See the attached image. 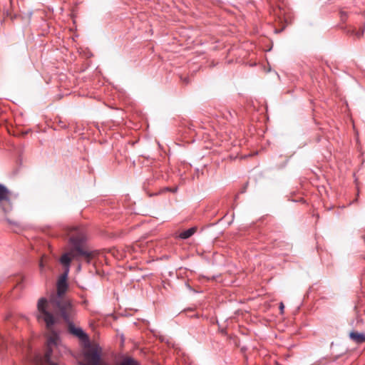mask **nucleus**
Returning a JSON list of instances; mask_svg holds the SVG:
<instances>
[{
    "mask_svg": "<svg viewBox=\"0 0 365 365\" xmlns=\"http://www.w3.org/2000/svg\"><path fill=\"white\" fill-rule=\"evenodd\" d=\"M67 274L62 275L56 284V292L50 295L48 300L41 298L38 301L37 309L38 321H43L46 327L51 329L55 324V318L51 312L58 310L65 322H69L70 317L75 314L71 300L66 297L68 290Z\"/></svg>",
    "mask_w": 365,
    "mask_h": 365,
    "instance_id": "obj_1",
    "label": "nucleus"
},
{
    "mask_svg": "<svg viewBox=\"0 0 365 365\" xmlns=\"http://www.w3.org/2000/svg\"><path fill=\"white\" fill-rule=\"evenodd\" d=\"M84 240V235L78 232L76 235H72L70 237L69 241L72 247L69 252L61 256L60 261L63 265L69 267L72 258L79 259L81 257H83L87 262H90L96 253L83 248V243Z\"/></svg>",
    "mask_w": 365,
    "mask_h": 365,
    "instance_id": "obj_2",
    "label": "nucleus"
},
{
    "mask_svg": "<svg viewBox=\"0 0 365 365\" xmlns=\"http://www.w3.org/2000/svg\"><path fill=\"white\" fill-rule=\"evenodd\" d=\"M59 337L53 331L48 337L43 355L37 354L33 359V365H58L60 356Z\"/></svg>",
    "mask_w": 365,
    "mask_h": 365,
    "instance_id": "obj_3",
    "label": "nucleus"
},
{
    "mask_svg": "<svg viewBox=\"0 0 365 365\" xmlns=\"http://www.w3.org/2000/svg\"><path fill=\"white\" fill-rule=\"evenodd\" d=\"M11 193L9 189L0 184V210L6 214L12 210Z\"/></svg>",
    "mask_w": 365,
    "mask_h": 365,
    "instance_id": "obj_4",
    "label": "nucleus"
},
{
    "mask_svg": "<svg viewBox=\"0 0 365 365\" xmlns=\"http://www.w3.org/2000/svg\"><path fill=\"white\" fill-rule=\"evenodd\" d=\"M73 314L70 317L69 322H66L68 324V330L71 334L78 337L82 341H88V336L84 332V331L80 327H75L73 324L71 322Z\"/></svg>",
    "mask_w": 365,
    "mask_h": 365,
    "instance_id": "obj_5",
    "label": "nucleus"
},
{
    "mask_svg": "<svg viewBox=\"0 0 365 365\" xmlns=\"http://www.w3.org/2000/svg\"><path fill=\"white\" fill-rule=\"evenodd\" d=\"M349 337L352 341L358 344H362L365 341V334L364 333L351 331L349 334Z\"/></svg>",
    "mask_w": 365,
    "mask_h": 365,
    "instance_id": "obj_6",
    "label": "nucleus"
},
{
    "mask_svg": "<svg viewBox=\"0 0 365 365\" xmlns=\"http://www.w3.org/2000/svg\"><path fill=\"white\" fill-rule=\"evenodd\" d=\"M196 230H197L196 227H190L182 232H180L179 237L183 240L188 239L189 237H190L192 235H193L195 234Z\"/></svg>",
    "mask_w": 365,
    "mask_h": 365,
    "instance_id": "obj_7",
    "label": "nucleus"
},
{
    "mask_svg": "<svg viewBox=\"0 0 365 365\" xmlns=\"http://www.w3.org/2000/svg\"><path fill=\"white\" fill-rule=\"evenodd\" d=\"M16 285L15 288H19L21 289L23 288L22 283L24 280V277L21 274H19L16 277Z\"/></svg>",
    "mask_w": 365,
    "mask_h": 365,
    "instance_id": "obj_8",
    "label": "nucleus"
},
{
    "mask_svg": "<svg viewBox=\"0 0 365 365\" xmlns=\"http://www.w3.org/2000/svg\"><path fill=\"white\" fill-rule=\"evenodd\" d=\"M6 347V343L3 336L0 334V351L4 350Z\"/></svg>",
    "mask_w": 365,
    "mask_h": 365,
    "instance_id": "obj_9",
    "label": "nucleus"
},
{
    "mask_svg": "<svg viewBox=\"0 0 365 365\" xmlns=\"http://www.w3.org/2000/svg\"><path fill=\"white\" fill-rule=\"evenodd\" d=\"M284 304L282 302H281L279 304V309H280V312H281V314L283 313L284 312Z\"/></svg>",
    "mask_w": 365,
    "mask_h": 365,
    "instance_id": "obj_10",
    "label": "nucleus"
},
{
    "mask_svg": "<svg viewBox=\"0 0 365 365\" xmlns=\"http://www.w3.org/2000/svg\"><path fill=\"white\" fill-rule=\"evenodd\" d=\"M39 266H40V267H41V269L43 267V264L42 260L40 262Z\"/></svg>",
    "mask_w": 365,
    "mask_h": 365,
    "instance_id": "obj_11",
    "label": "nucleus"
},
{
    "mask_svg": "<svg viewBox=\"0 0 365 365\" xmlns=\"http://www.w3.org/2000/svg\"><path fill=\"white\" fill-rule=\"evenodd\" d=\"M172 192H175L177 190V188H175V189H173V190H170Z\"/></svg>",
    "mask_w": 365,
    "mask_h": 365,
    "instance_id": "obj_12",
    "label": "nucleus"
},
{
    "mask_svg": "<svg viewBox=\"0 0 365 365\" xmlns=\"http://www.w3.org/2000/svg\"><path fill=\"white\" fill-rule=\"evenodd\" d=\"M341 18H343L344 12H341Z\"/></svg>",
    "mask_w": 365,
    "mask_h": 365,
    "instance_id": "obj_13",
    "label": "nucleus"
},
{
    "mask_svg": "<svg viewBox=\"0 0 365 365\" xmlns=\"http://www.w3.org/2000/svg\"><path fill=\"white\" fill-rule=\"evenodd\" d=\"M9 223H14V222L8 220Z\"/></svg>",
    "mask_w": 365,
    "mask_h": 365,
    "instance_id": "obj_14",
    "label": "nucleus"
}]
</instances>
